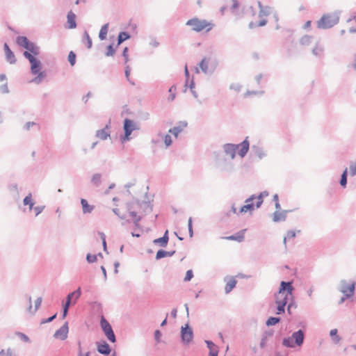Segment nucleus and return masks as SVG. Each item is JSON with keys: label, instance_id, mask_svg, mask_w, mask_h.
I'll use <instances>...</instances> for the list:
<instances>
[{"label": "nucleus", "instance_id": "nucleus-1", "mask_svg": "<svg viewBox=\"0 0 356 356\" xmlns=\"http://www.w3.org/2000/svg\"><path fill=\"white\" fill-rule=\"evenodd\" d=\"M295 288L292 282L282 281L279 290L275 294V303L277 305L276 312L277 315L285 312L286 306L289 299H293V292Z\"/></svg>", "mask_w": 356, "mask_h": 356}, {"label": "nucleus", "instance_id": "nucleus-2", "mask_svg": "<svg viewBox=\"0 0 356 356\" xmlns=\"http://www.w3.org/2000/svg\"><path fill=\"white\" fill-rule=\"evenodd\" d=\"M250 149V142L248 137H246L241 143L233 144V143H225L222 145V152L224 154L234 159L236 157V151L238 150V154L240 157L244 158Z\"/></svg>", "mask_w": 356, "mask_h": 356}, {"label": "nucleus", "instance_id": "nucleus-3", "mask_svg": "<svg viewBox=\"0 0 356 356\" xmlns=\"http://www.w3.org/2000/svg\"><path fill=\"white\" fill-rule=\"evenodd\" d=\"M23 56L26 58L31 64V72L36 76L31 81L33 83L39 84L41 83L42 79L46 76L44 72H42V63L40 60L36 58L29 51H24Z\"/></svg>", "mask_w": 356, "mask_h": 356}, {"label": "nucleus", "instance_id": "nucleus-4", "mask_svg": "<svg viewBox=\"0 0 356 356\" xmlns=\"http://www.w3.org/2000/svg\"><path fill=\"white\" fill-rule=\"evenodd\" d=\"M340 12L337 11L332 13L324 14L317 21V27L320 29H328L339 23Z\"/></svg>", "mask_w": 356, "mask_h": 356}, {"label": "nucleus", "instance_id": "nucleus-5", "mask_svg": "<svg viewBox=\"0 0 356 356\" xmlns=\"http://www.w3.org/2000/svg\"><path fill=\"white\" fill-rule=\"evenodd\" d=\"M305 332L302 330H298L294 332L291 336L284 337L282 339V346L289 348H294L296 346H301L304 343Z\"/></svg>", "mask_w": 356, "mask_h": 356}, {"label": "nucleus", "instance_id": "nucleus-6", "mask_svg": "<svg viewBox=\"0 0 356 356\" xmlns=\"http://www.w3.org/2000/svg\"><path fill=\"white\" fill-rule=\"evenodd\" d=\"M126 208L127 211H138L139 209H143V212L146 213L147 209H149V212L152 211L153 205L149 200L140 201L138 199H134L131 202H127Z\"/></svg>", "mask_w": 356, "mask_h": 356}, {"label": "nucleus", "instance_id": "nucleus-7", "mask_svg": "<svg viewBox=\"0 0 356 356\" xmlns=\"http://www.w3.org/2000/svg\"><path fill=\"white\" fill-rule=\"evenodd\" d=\"M186 25L191 26V29L196 32H200L204 29H207V32H209L213 28L211 23L208 22L206 19H200L197 17H193L188 20Z\"/></svg>", "mask_w": 356, "mask_h": 356}, {"label": "nucleus", "instance_id": "nucleus-8", "mask_svg": "<svg viewBox=\"0 0 356 356\" xmlns=\"http://www.w3.org/2000/svg\"><path fill=\"white\" fill-rule=\"evenodd\" d=\"M99 324L101 329L107 339L111 343L116 342V337L113 327L104 316H102Z\"/></svg>", "mask_w": 356, "mask_h": 356}, {"label": "nucleus", "instance_id": "nucleus-9", "mask_svg": "<svg viewBox=\"0 0 356 356\" xmlns=\"http://www.w3.org/2000/svg\"><path fill=\"white\" fill-rule=\"evenodd\" d=\"M137 129L136 123L129 118H125L123 122V129L124 135L121 137L122 143H124L130 140V136L133 131Z\"/></svg>", "mask_w": 356, "mask_h": 356}, {"label": "nucleus", "instance_id": "nucleus-10", "mask_svg": "<svg viewBox=\"0 0 356 356\" xmlns=\"http://www.w3.org/2000/svg\"><path fill=\"white\" fill-rule=\"evenodd\" d=\"M180 334L181 340L184 344H188L193 341L194 337L193 330L188 323L181 326Z\"/></svg>", "mask_w": 356, "mask_h": 356}, {"label": "nucleus", "instance_id": "nucleus-11", "mask_svg": "<svg viewBox=\"0 0 356 356\" xmlns=\"http://www.w3.org/2000/svg\"><path fill=\"white\" fill-rule=\"evenodd\" d=\"M250 156L252 157H257L259 159H262L266 156V153L260 145H252L251 146Z\"/></svg>", "mask_w": 356, "mask_h": 356}, {"label": "nucleus", "instance_id": "nucleus-12", "mask_svg": "<svg viewBox=\"0 0 356 356\" xmlns=\"http://www.w3.org/2000/svg\"><path fill=\"white\" fill-rule=\"evenodd\" d=\"M233 4L230 8L231 12L237 16L241 17L243 14L246 13L248 12V9L251 10L252 14L254 15L255 11L254 10V8L252 6H249L248 8H246L245 6L242 8V14H240L238 11L237 10V8L239 6L238 1L237 0H232Z\"/></svg>", "mask_w": 356, "mask_h": 356}, {"label": "nucleus", "instance_id": "nucleus-13", "mask_svg": "<svg viewBox=\"0 0 356 356\" xmlns=\"http://www.w3.org/2000/svg\"><path fill=\"white\" fill-rule=\"evenodd\" d=\"M68 331V323L65 322L58 330L55 332L54 337L56 339H60V340H65L67 338Z\"/></svg>", "mask_w": 356, "mask_h": 356}, {"label": "nucleus", "instance_id": "nucleus-14", "mask_svg": "<svg viewBox=\"0 0 356 356\" xmlns=\"http://www.w3.org/2000/svg\"><path fill=\"white\" fill-rule=\"evenodd\" d=\"M273 335L274 330L272 329L264 331L261 334V341L259 343L260 348H264L266 346L268 340L271 339L273 337Z\"/></svg>", "mask_w": 356, "mask_h": 356}, {"label": "nucleus", "instance_id": "nucleus-15", "mask_svg": "<svg viewBox=\"0 0 356 356\" xmlns=\"http://www.w3.org/2000/svg\"><path fill=\"white\" fill-rule=\"evenodd\" d=\"M111 128V121L106 124L105 127L96 131L95 136L101 140H106L110 136L109 129Z\"/></svg>", "mask_w": 356, "mask_h": 356}, {"label": "nucleus", "instance_id": "nucleus-16", "mask_svg": "<svg viewBox=\"0 0 356 356\" xmlns=\"http://www.w3.org/2000/svg\"><path fill=\"white\" fill-rule=\"evenodd\" d=\"M97 351L104 355H109L111 352L109 344L105 341L97 342Z\"/></svg>", "mask_w": 356, "mask_h": 356}, {"label": "nucleus", "instance_id": "nucleus-17", "mask_svg": "<svg viewBox=\"0 0 356 356\" xmlns=\"http://www.w3.org/2000/svg\"><path fill=\"white\" fill-rule=\"evenodd\" d=\"M3 49L5 51L6 60L10 64H15L17 61L15 56L6 42H5L3 44Z\"/></svg>", "mask_w": 356, "mask_h": 356}, {"label": "nucleus", "instance_id": "nucleus-18", "mask_svg": "<svg viewBox=\"0 0 356 356\" xmlns=\"http://www.w3.org/2000/svg\"><path fill=\"white\" fill-rule=\"evenodd\" d=\"M187 126V122L184 121L179 122L177 126L174 127L169 129L168 132L177 138L178 135L183 131V129Z\"/></svg>", "mask_w": 356, "mask_h": 356}, {"label": "nucleus", "instance_id": "nucleus-19", "mask_svg": "<svg viewBox=\"0 0 356 356\" xmlns=\"http://www.w3.org/2000/svg\"><path fill=\"white\" fill-rule=\"evenodd\" d=\"M169 241L168 236V230H165L163 236L162 237L156 238L153 241V243L155 245H159L162 248H165L168 245Z\"/></svg>", "mask_w": 356, "mask_h": 356}, {"label": "nucleus", "instance_id": "nucleus-20", "mask_svg": "<svg viewBox=\"0 0 356 356\" xmlns=\"http://www.w3.org/2000/svg\"><path fill=\"white\" fill-rule=\"evenodd\" d=\"M245 231H246V229H242V230L238 232L235 234H233V235H231L229 236H226V237H222V238L229 240V241H236L238 242H242L244 240V234H245Z\"/></svg>", "mask_w": 356, "mask_h": 356}, {"label": "nucleus", "instance_id": "nucleus-21", "mask_svg": "<svg viewBox=\"0 0 356 356\" xmlns=\"http://www.w3.org/2000/svg\"><path fill=\"white\" fill-rule=\"evenodd\" d=\"M293 210H284L281 212L276 211L273 213V221L274 222H280L284 221L286 218V213L289 212H291Z\"/></svg>", "mask_w": 356, "mask_h": 356}, {"label": "nucleus", "instance_id": "nucleus-22", "mask_svg": "<svg viewBox=\"0 0 356 356\" xmlns=\"http://www.w3.org/2000/svg\"><path fill=\"white\" fill-rule=\"evenodd\" d=\"M67 19V28L70 29H75L76 27V15L72 10L68 12Z\"/></svg>", "mask_w": 356, "mask_h": 356}, {"label": "nucleus", "instance_id": "nucleus-23", "mask_svg": "<svg viewBox=\"0 0 356 356\" xmlns=\"http://www.w3.org/2000/svg\"><path fill=\"white\" fill-rule=\"evenodd\" d=\"M24 49H26V51H29L33 56H38L40 54V47L31 41H29Z\"/></svg>", "mask_w": 356, "mask_h": 356}, {"label": "nucleus", "instance_id": "nucleus-24", "mask_svg": "<svg viewBox=\"0 0 356 356\" xmlns=\"http://www.w3.org/2000/svg\"><path fill=\"white\" fill-rule=\"evenodd\" d=\"M355 286H356V282H352L351 286H350V288H349L348 293H343V296L341 297V298L340 299V300L339 302V305L342 304L346 299L350 298L354 295V293L355 291Z\"/></svg>", "mask_w": 356, "mask_h": 356}, {"label": "nucleus", "instance_id": "nucleus-25", "mask_svg": "<svg viewBox=\"0 0 356 356\" xmlns=\"http://www.w3.org/2000/svg\"><path fill=\"white\" fill-rule=\"evenodd\" d=\"M199 66L203 73L205 74H212L213 72V70H209V62L206 58H203L199 63Z\"/></svg>", "mask_w": 356, "mask_h": 356}, {"label": "nucleus", "instance_id": "nucleus-26", "mask_svg": "<svg viewBox=\"0 0 356 356\" xmlns=\"http://www.w3.org/2000/svg\"><path fill=\"white\" fill-rule=\"evenodd\" d=\"M258 6L259 8V17H262L264 16H268L272 11V8L269 6H264L260 1H258Z\"/></svg>", "mask_w": 356, "mask_h": 356}, {"label": "nucleus", "instance_id": "nucleus-27", "mask_svg": "<svg viewBox=\"0 0 356 356\" xmlns=\"http://www.w3.org/2000/svg\"><path fill=\"white\" fill-rule=\"evenodd\" d=\"M81 204L82 206L83 213L84 214L90 213L94 210L95 207L89 204L86 199H81Z\"/></svg>", "mask_w": 356, "mask_h": 356}, {"label": "nucleus", "instance_id": "nucleus-28", "mask_svg": "<svg viewBox=\"0 0 356 356\" xmlns=\"http://www.w3.org/2000/svg\"><path fill=\"white\" fill-rule=\"evenodd\" d=\"M129 38H131V35L128 32H120L117 38L116 47H119L122 42H124L127 40H129Z\"/></svg>", "mask_w": 356, "mask_h": 356}, {"label": "nucleus", "instance_id": "nucleus-29", "mask_svg": "<svg viewBox=\"0 0 356 356\" xmlns=\"http://www.w3.org/2000/svg\"><path fill=\"white\" fill-rule=\"evenodd\" d=\"M175 253V250L173 251H165L164 250H159L156 254V259L159 260L166 257H172Z\"/></svg>", "mask_w": 356, "mask_h": 356}, {"label": "nucleus", "instance_id": "nucleus-30", "mask_svg": "<svg viewBox=\"0 0 356 356\" xmlns=\"http://www.w3.org/2000/svg\"><path fill=\"white\" fill-rule=\"evenodd\" d=\"M127 212L129 213V215L131 217L133 222H140L142 220L143 216L145 215V213H140L138 211H127Z\"/></svg>", "mask_w": 356, "mask_h": 356}, {"label": "nucleus", "instance_id": "nucleus-31", "mask_svg": "<svg viewBox=\"0 0 356 356\" xmlns=\"http://www.w3.org/2000/svg\"><path fill=\"white\" fill-rule=\"evenodd\" d=\"M81 42L87 47L88 49H91L92 46V42L87 31H84Z\"/></svg>", "mask_w": 356, "mask_h": 356}, {"label": "nucleus", "instance_id": "nucleus-32", "mask_svg": "<svg viewBox=\"0 0 356 356\" xmlns=\"http://www.w3.org/2000/svg\"><path fill=\"white\" fill-rule=\"evenodd\" d=\"M350 286H351V284H348L346 280H341L338 290L342 293H348Z\"/></svg>", "mask_w": 356, "mask_h": 356}, {"label": "nucleus", "instance_id": "nucleus-33", "mask_svg": "<svg viewBox=\"0 0 356 356\" xmlns=\"http://www.w3.org/2000/svg\"><path fill=\"white\" fill-rule=\"evenodd\" d=\"M254 207H256L255 204H254L253 202L245 204V205L241 207V208L239 210V213H244L249 212L250 214L251 215L252 211L254 210Z\"/></svg>", "mask_w": 356, "mask_h": 356}, {"label": "nucleus", "instance_id": "nucleus-34", "mask_svg": "<svg viewBox=\"0 0 356 356\" xmlns=\"http://www.w3.org/2000/svg\"><path fill=\"white\" fill-rule=\"evenodd\" d=\"M236 283H237V281L234 277H231L225 285V293H227V294L229 293L233 290V289L236 286Z\"/></svg>", "mask_w": 356, "mask_h": 356}, {"label": "nucleus", "instance_id": "nucleus-35", "mask_svg": "<svg viewBox=\"0 0 356 356\" xmlns=\"http://www.w3.org/2000/svg\"><path fill=\"white\" fill-rule=\"evenodd\" d=\"M81 288L79 287L77 289H76L75 291H72V293H70L67 296V298H66V300H69L70 302H71V300L73 297L75 298V300L74 301V304L76 302V301L79 298V297L81 296Z\"/></svg>", "mask_w": 356, "mask_h": 356}, {"label": "nucleus", "instance_id": "nucleus-36", "mask_svg": "<svg viewBox=\"0 0 356 356\" xmlns=\"http://www.w3.org/2000/svg\"><path fill=\"white\" fill-rule=\"evenodd\" d=\"M29 40L26 37V36H17L16 38V42L17 44L19 46V47H24L25 48L26 46L28 44V43L29 42Z\"/></svg>", "mask_w": 356, "mask_h": 356}, {"label": "nucleus", "instance_id": "nucleus-37", "mask_svg": "<svg viewBox=\"0 0 356 356\" xmlns=\"http://www.w3.org/2000/svg\"><path fill=\"white\" fill-rule=\"evenodd\" d=\"M108 31V24L103 25L99 33V38L101 40H104L106 38V35Z\"/></svg>", "mask_w": 356, "mask_h": 356}, {"label": "nucleus", "instance_id": "nucleus-38", "mask_svg": "<svg viewBox=\"0 0 356 356\" xmlns=\"http://www.w3.org/2000/svg\"><path fill=\"white\" fill-rule=\"evenodd\" d=\"M102 182V175L100 173H95L91 178V183L96 187H99Z\"/></svg>", "mask_w": 356, "mask_h": 356}, {"label": "nucleus", "instance_id": "nucleus-39", "mask_svg": "<svg viewBox=\"0 0 356 356\" xmlns=\"http://www.w3.org/2000/svg\"><path fill=\"white\" fill-rule=\"evenodd\" d=\"M347 177H348V168H346L343 171V172L341 175L340 181H339V184H340L341 186L343 187V188H346L347 186Z\"/></svg>", "mask_w": 356, "mask_h": 356}, {"label": "nucleus", "instance_id": "nucleus-40", "mask_svg": "<svg viewBox=\"0 0 356 356\" xmlns=\"http://www.w3.org/2000/svg\"><path fill=\"white\" fill-rule=\"evenodd\" d=\"M281 321L280 317H275V316H270L269 317L267 321H266V325L267 326H273L277 324Z\"/></svg>", "mask_w": 356, "mask_h": 356}, {"label": "nucleus", "instance_id": "nucleus-41", "mask_svg": "<svg viewBox=\"0 0 356 356\" xmlns=\"http://www.w3.org/2000/svg\"><path fill=\"white\" fill-rule=\"evenodd\" d=\"M337 332L338 331L337 329H332L330 332V335L332 337V340L335 344L339 343L341 340V337L337 335Z\"/></svg>", "mask_w": 356, "mask_h": 356}, {"label": "nucleus", "instance_id": "nucleus-42", "mask_svg": "<svg viewBox=\"0 0 356 356\" xmlns=\"http://www.w3.org/2000/svg\"><path fill=\"white\" fill-rule=\"evenodd\" d=\"M23 204L24 205H29V209L31 210L33 208L34 203L32 201V195L29 193L23 200Z\"/></svg>", "mask_w": 356, "mask_h": 356}, {"label": "nucleus", "instance_id": "nucleus-43", "mask_svg": "<svg viewBox=\"0 0 356 356\" xmlns=\"http://www.w3.org/2000/svg\"><path fill=\"white\" fill-rule=\"evenodd\" d=\"M71 304H72V302H70L69 300H66L65 304L63 306L62 318H65L67 316L68 309H69V307L71 305Z\"/></svg>", "mask_w": 356, "mask_h": 356}, {"label": "nucleus", "instance_id": "nucleus-44", "mask_svg": "<svg viewBox=\"0 0 356 356\" xmlns=\"http://www.w3.org/2000/svg\"><path fill=\"white\" fill-rule=\"evenodd\" d=\"M312 37L308 35L302 36L300 40L302 45H309L312 42Z\"/></svg>", "mask_w": 356, "mask_h": 356}, {"label": "nucleus", "instance_id": "nucleus-45", "mask_svg": "<svg viewBox=\"0 0 356 356\" xmlns=\"http://www.w3.org/2000/svg\"><path fill=\"white\" fill-rule=\"evenodd\" d=\"M116 51V49L113 47V44H110L106 47V52L105 53L106 56H113Z\"/></svg>", "mask_w": 356, "mask_h": 356}, {"label": "nucleus", "instance_id": "nucleus-46", "mask_svg": "<svg viewBox=\"0 0 356 356\" xmlns=\"http://www.w3.org/2000/svg\"><path fill=\"white\" fill-rule=\"evenodd\" d=\"M76 54L71 51H70L69 54H68V56H67V59H68V61L70 64V65L72 66H74L76 63Z\"/></svg>", "mask_w": 356, "mask_h": 356}, {"label": "nucleus", "instance_id": "nucleus-47", "mask_svg": "<svg viewBox=\"0 0 356 356\" xmlns=\"http://www.w3.org/2000/svg\"><path fill=\"white\" fill-rule=\"evenodd\" d=\"M25 298L26 299L27 302H28V307H27V311L28 312L33 314V312H32V298H31V296L29 294H26L24 296Z\"/></svg>", "mask_w": 356, "mask_h": 356}, {"label": "nucleus", "instance_id": "nucleus-48", "mask_svg": "<svg viewBox=\"0 0 356 356\" xmlns=\"http://www.w3.org/2000/svg\"><path fill=\"white\" fill-rule=\"evenodd\" d=\"M130 72H131V68L129 65H127L126 67H125V70H124V74H125V76L127 79V81L133 86L135 85V83L134 81H132L131 80H130L129 79V76H130Z\"/></svg>", "mask_w": 356, "mask_h": 356}, {"label": "nucleus", "instance_id": "nucleus-49", "mask_svg": "<svg viewBox=\"0 0 356 356\" xmlns=\"http://www.w3.org/2000/svg\"><path fill=\"white\" fill-rule=\"evenodd\" d=\"M97 255L91 254L90 253L87 254L86 255V261L89 264H92L97 261Z\"/></svg>", "mask_w": 356, "mask_h": 356}, {"label": "nucleus", "instance_id": "nucleus-50", "mask_svg": "<svg viewBox=\"0 0 356 356\" xmlns=\"http://www.w3.org/2000/svg\"><path fill=\"white\" fill-rule=\"evenodd\" d=\"M8 189L11 192H15L17 195L19 194L18 185L16 183H11L8 186Z\"/></svg>", "mask_w": 356, "mask_h": 356}, {"label": "nucleus", "instance_id": "nucleus-51", "mask_svg": "<svg viewBox=\"0 0 356 356\" xmlns=\"http://www.w3.org/2000/svg\"><path fill=\"white\" fill-rule=\"evenodd\" d=\"M16 334L21 339L22 341L26 343L30 342L29 337L22 332H17Z\"/></svg>", "mask_w": 356, "mask_h": 356}, {"label": "nucleus", "instance_id": "nucleus-52", "mask_svg": "<svg viewBox=\"0 0 356 356\" xmlns=\"http://www.w3.org/2000/svg\"><path fill=\"white\" fill-rule=\"evenodd\" d=\"M42 301V297H38L35 300V309L33 310L32 309V312H33V314H35L37 312V310L39 309V307L41 305Z\"/></svg>", "mask_w": 356, "mask_h": 356}, {"label": "nucleus", "instance_id": "nucleus-53", "mask_svg": "<svg viewBox=\"0 0 356 356\" xmlns=\"http://www.w3.org/2000/svg\"><path fill=\"white\" fill-rule=\"evenodd\" d=\"M193 220L192 218L190 217L188 221V234L189 236L192 238L193 236V225H192Z\"/></svg>", "mask_w": 356, "mask_h": 356}, {"label": "nucleus", "instance_id": "nucleus-54", "mask_svg": "<svg viewBox=\"0 0 356 356\" xmlns=\"http://www.w3.org/2000/svg\"><path fill=\"white\" fill-rule=\"evenodd\" d=\"M205 343L207 344V348L209 349V351L213 350L216 348H218V347L216 346V344L210 340H205Z\"/></svg>", "mask_w": 356, "mask_h": 356}, {"label": "nucleus", "instance_id": "nucleus-55", "mask_svg": "<svg viewBox=\"0 0 356 356\" xmlns=\"http://www.w3.org/2000/svg\"><path fill=\"white\" fill-rule=\"evenodd\" d=\"M296 237V232L293 230H289L287 232L286 236L284 238V243L286 244V239L293 238Z\"/></svg>", "mask_w": 356, "mask_h": 356}, {"label": "nucleus", "instance_id": "nucleus-56", "mask_svg": "<svg viewBox=\"0 0 356 356\" xmlns=\"http://www.w3.org/2000/svg\"><path fill=\"white\" fill-rule=\"evenodd\" d=\"M193 277V272L192 270H188L186 273V276L184 278V282H189Z\"/></svg>", "mask_w": 356, "mask_h": 356}, {"label": "nucleus", "instance_id": "nucleus-57", "mask_svg": "<svg viewBox=\"0 0 356 356\" xmlns=\"http://www.w3.org/2000/svg\"><path fill=\"white\" fill-rule=\"evenodd\" d=\"M350 174L351 176L356 175V161L350 164Z\"/></svg>", "mask_w": 356, "mask_h": 356}, {"label": "nucleus", "instance_id": "nucleus-58", "mask_svg": "<svg viewBox=\"0 0 356 356\" xmlns=\"http://www.w3.org/2000/svg\"><path fill=\"white\" fill-rule=\"evenodd\" d=\"M99 234H100L101 238L102 240V245H103L104 251L106 252V253H108V250H107L106 236L103 232H100Z\"/></svg>", "mask_w": 356, "mask_h": 356}, {"label": "nucleus", "instance_id": "nucleus-59", "mask_svg": "<svg viewBox=\"0 0 356 356\" xmlns=\"http://www.w3.org/2000/svg\"><path fill=\"white\" fill-rule=\"evenodd\" d=\"M163 139H164V143H165V146L168 147L169 146H170L172 145V138H171V136L168 134H165L164 136H163Z\"/></svg>", "mask_w": 356, "mask_h": 356}, {"label": "nucleus", "instance_id": "nucleus-60", "mask_svg": "<svg viewBox=\"0 0 356 356\" xmlns=\"http://www.w3.org/2000/svg\"><path fill=\"white\" fill-rule=\"evenodd\" d=\"M242 88V86L239 83H232L229 86V89L235 90L236 92H240Z\"/></svg>", "mask_w": 356, "mask_h": 356}, {"label": "nucleus", "instance_id": "nucleus-61", "mask_svg": "<svg viewBox=\"0 0 356 356\" xmlns=\"http://www.w3.org/2000/svg\"><path fill=\"white\" fill-rule=\"evenodd\" d=\"M256 199H257V202L255 203V207L257 209H259L261 207V206L262 205V204L264 202V200H263L264 197H262L261 195H258L257 196Z\"/></svg>", "mask_w": 356, "mask_h": 356}, {"label": "nucleus", "instance_id": "nucleus-62", "mask_svg": "<svg viewBox=\"0 0 356 356\" xmlns=\"http://www.w3.org/2000/svg\"><path fill=\"white\" fill-rule=\"evenodd\" d=\"M0 92L2 94H8L9 92V89L7 83L0 86Z\"/></svg>", "mask_w": 356, "mask_h": 356}, {"label": "nucleus", "instance_id": "nucleus-63", "mask_svg": "<svg viewBox=\"0 0 356 356\" xmlns=\"http://www.w3.org/2000/svg\"><path fill=\"white\" fill-rule=\"evenodd\" d=\"M128 51H129L128 47H124L123 51H122V55L124 57V63H127L129 61Z\"/></svg>", "mask_w": 356, "mask_h": 356}, {"label": "nucleus", "instance_id": "nucleus-64", "mask_svg": "<svg viewBox=\"0 0 356 356\" xmlns=\"http://www.w3.org/2000/svg\"><path fill=\"white\" fill-rule=\"evenodd\" d=\"M6 356H19V355L16 353V352L14 350L9 348L6 350Z\"/></svg>", "mask_w": 356, "mask_h": 356}]
</instances>
